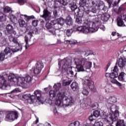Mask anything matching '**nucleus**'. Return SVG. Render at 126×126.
Segmentation results:
<instances>
[{
  "mask_svg": "<svg viewBox=\"0 0 126 126\" xmlns=\"http://www.w3.org/2000/svg\"><path fill=\"white\" fill-rule=\"evenodd\" d=\"M91 20L92 22L89 20H85L83 23L84 26L78 27L77 31L85 34L94 33V32L98 31V27L101 25V22L99 21V18L92 17Z\"/></svg>",
  "mask_w": 126,
  "mask_h": 126,
  "instance_id": "f257e3e1",
  "label": "nucleus"
},
{
  "mask_svg": "<svg viewBox=\"0 0 126 126\" xmlns=\"http://www.w3.org/2000/svg\"><path fill=\"white\" fill-rule=\"evenodd\" d=\"M69 93L65 92L64 90H62L57 94V99L55 102L56 106L62 108H66L68 106H71L74 103V99L72 96L69 95Z\"/></svg>",
  "mask_w": 126,
  "mask_h": 126,
  "instance_id": "f03ea898",
  "label": "nucleus"
},
{
  "mask_svg": "<svg viewBox=\"0 0 126 126\" xmlns=\"http://www.w3.org/2000/svg\"><path fill=\"white\" fill-rule=\"evenodd\" d=\"M58 65L59 69L63 73H66L67 75L70 77L75 76L77 73L76 72L74 73L71 65V60L68 59H64L59 62Z\"/></svg>",
  "mask_w": 126,
  "mask_h": 126,
  "instance_id": "7ed1b4c3",
  "label": "nucleus"
},
{
  "mask_svg": "<svg viewBox=\"0 0 126 126\" xmlns=\"http://www.w3.org/2000/svg\"><path fill=\"white\" fill-rule=\"evenodd\" d=\"M9 40L11 42H13V43H14L15 45H16V46H18V47L16 48H11V49H10L9 47H6L3 52H1L0 53V60L1 61V62L4 61L5 56H7L8 54H10L11 51L13 53H16V52H18V51L22 50L21 44L18 42L17 38L14 37L12 35H10L9 36Z\"/></svg>",
  "mask_w": 126,
  "mask_h": 126,
  "instance_id": "20e7f679",
  "label": "nucleus"
},
{
  "mask_svg": "<svg viewBox=\"0 0 126 126\" xmlns=\"http://www.w3.org/2000/svg\"><path fill=\"white\" fill-rule=\"evenodd\" d=\"M74 63L76 65L78 71H86L92 67V62L84 58H75Z\"/></svg>",
  "mask_w": 126,
  "mask_h": 126,
  "instance_id": "39448f33",
  "label": "nucleus"
},
{
  "mask_svg": "<svg viewBox=\"0 0 126 126\" xmlns=\"http://www.w3.org/2000/svg\"><path fill=\"white\" fill-rule=\"evenodd\" d=\"M83 88L82 93L85 96H87L89 94V92L86 90V87L88 86L90 90H93L94 89V82L91 79V77H86L85 79L83 82Z\"/></svg>",
  "mask_w": 126,
  "mask_h": 126,
  "instance_id": "423d86ee",
  "label": "nucleus"
},
{
  "mask_svg": "<svg viewBox=\"0 0 126 126\" xmlns=\"http://www.w3.org/2000/svg\"><path fill=\"white\" fill-rule=\"evenodd\" d=\"M120 114L119 113H116L115 114H110L107 116V113L106 112H102V117L103 120L104 124L107 125V124H110L111 122H116L118 120V117Z\"/></svg>",
  "mask_w": 126,
  "mask_h": 126,
  "instance_id": "0eeeda50",
  "label": "nucleus"
},
{
  "mask_svg": "<svg viewBox=\"0 0 126 126\" xmlns=\"http://www.w3.org/2000/svg\"><path fill=\"white\" fill-rule=\"evenodd\" d=\"M8 78L11 82H17L18 86L25 87V85H26L24 77H19L17 78L14 74H10Z\"/></svg>",
  "mask_w": 126,
  "mask_h": 126,
  "instance_id": "6e6552de",
  "label": "nucleus"
},
{
  "mask_svg": "<svg viewBox=\"0 0 126 126\" xmlns=\"http://www.w3.org/2000/svg\"><path fill=\"white\" fill-rule=\"evenodd\" d=\"M18 119V112L17 111H10L6 114L5 121L6 122H13Z\"/></svg>",
  "mask_w": 126,
  "mask_h": 126,
  "instance_id": "1a4fd4ad",
  "label": "nucleus"
},
{
  "mask_svg": "<svg viewBox=\"0 0 126 126\" xmlns=\"http://www.w3.org/2000/svg\"><path fill=\"white\" fill-rule=\"evenodd\" d=\"M0 88L3 90L10 89V86L6 84V80L3 76L0 75Z\"/></svg>",
  "mask_w": 126,
  "mask_h": 126,
  "instance_id": "9d476101",
  "label": "nucleus"
},
{
  "mask_svg": "<svg viewBox=\"0 0 126 126\" xmlns=\"http://www.w3.org/2000/svg\"><path fill=\"white\" fill-rule=\"evenodd\" d=\"M46 28L48 29V32L50 33L53 36H61V34H58V33L56 32V29L53 28V25L52 24V21L51 23H47L45 25Z\"/></svg>",
  "mask_w": 126,
  "mask_h": 126,
  "instance_id": "9b49d317",
  "label": "nucleus"
},
{
  "mask_svg": "<svg viewBox=\"0 0 126 126\" xmlns=\"http://www.w3.org/2000/svg\"><path fill=\"white\" fill-rule=\"evenodd\" d=\"M104 11H99L97 14V16H100V19L103 22H107L109 19L110 18V15L109 13H104Z\"/></svg>",
  "mask_w": 126,
  "mask_h": 126,
  "instance_id": "f8f14e48",
  "label": "nucleus"
},
{
  "mask_svg": "<svg viewBox=\"0 0 126 126\" xmlns=\"http://www.w3.org/2000/svg\"><path fill=\"white\" fill-rule=\"evenodd\" d=\"M43 67H44L43 63L39 62H37V63L35 64V67L33 68V72L34 74H40Z\"/></svg>",
  "mask_w": 126,
  "mask_h": 126,
  "instance_id": "ddd939ff",
  "label": "nucleus"
},
{
  "mask_svg": "<svg viewBox=\"0 0 126 126\" xmlns=\"http://www.w3.org/2000/svg\"><path fill=\"white\" fill-rule=\"evenodd\" d=\"M29 104H35L36 106L42 103V99H37L35 95L30 94V98L28 100Z\"/></svg>",
  "mask_w": 126,
  "mask_h": 126,
  "instance_id": "4468645a",
  "label": "nucleus"
},
{
  "mask_svg": "<svg viewBox=\"0 0 126 126\" xmlns=\"http://www.w3.org/2000/svg\"><path fill=\"white\" fill-rule=\"evenodd\" d=\"M85 12L86 14H88V15L91 16L90 19H88L87 20H90L91 22H92V20H91V17H95V18H97L95 16H94V14L97 13V9H96V8L93 7L91 10H87Z\"/></svg>",
  "mask_w": 126,
  "mask_h": 126,
  "instance_id": "2eb2a0df",
  "label": "nucleus"
},
{
  "mask_svg": "<svg viewBox=\"0 0 126 126\" xmlns=\"http://www.w3.org/2000/svg\"><path fill=\"white\" fill-rule=\"evenodd\" d=\"M126 58L125 57H121L117 60L116 65L117 64L120 68H123L126 66Z\"/></svg>",
  "mask_w": 126,
  "mask_h": 126,
  "instance_id": "dca6fc26",
  "label": "nucleus"
},
{
  "mask_svg": "<svg viewBox=\"0 0 126 126\" xmlns=\"http://www.w3.org/2000/svg\"><path fill=\"white\" fill-rule=\"evenodd\" d=\"M40 17H42V18H44L45 21H50V20H51V18H52V16H51V13L46 9H44L43 14L40 15Z\"/></svg>",
  "mask_w": 126,
  "mask_h": 126,
  "instance_id": "f3484780",
  "label": "nucleus"
},
{
  "mask_svg": "<svg viewBox=\"0 0 126 126\" xmlns=\"http://www.w3.org/2000/svg\"><path fill=\"white\" fill-rule=\"evenodd\" d=\"M33 36V34L32 32H30L28 33L27 35L25 36V41L26 42V49L27 50L28 48H29V44H28V42H30L31 40V38H32V36Z\"/></svg>",
  "mask_w": 126,
  "mask_h": 126,
  "instance_id": "a211bd4d",
  "label": "nucleus"
},
{
  "mask_svg": "<svg viewBox=\"0 0 126 126\" xmlns=\"http://www.w3.org/2000/svg\"><path fill=\"white\" fill-rule=\"evenodd\" d=\"M6 31L8 34H13L16 35V32L14 31V28L10 24H8L6 27Z\"/></svg>",
  "mask_w": 126,
  "mask_h": 126,
  "instance_id": "6ab92c4d",
  "label": "nucleus"
},
{
  "mask_svg": "<svg viewBox=\"0 0 126 126\" xmlns=\"http://www.w3.org/2000/svg\"><path fill=\"white\" fill-rule=\"evenodd\" d=\"M51 23L53 25L54 29H55V32H57V34H59L58 32H60V31H57V30L61 29L62 27V26L60 25V24L56 20L51 21Z\"/></svg>",
  "mask_w": 126,
  "mask_h": 126,
  "instance_id": "aec40b11",
  "label": "nucleus"
},
{
  "mask_svg": "<svg viewBox=\"0 0 126 126\" xmlns=\"http://www.w3.org/2000/svg\"><path fill=\"white\" fill-rule=\"evenodd\" d=\"M91 105V101L88 100H84L80 104V107L83 109H87L90 107Z\"/></svg>",
  "mask_w": 126,
  "mask_h": 126,
  "instance_id": "412c9836",
  "label": "nucleus"
},
{
  "mask_svg": "<svg viewBox=\"0 0 126 126\" xmlns=\"http://www.w3.org/2000/svg\"><path fill=\"white\" fill-rule=\"evenodd\" d=\"M106 106L108 109H109V114L110 115H113V114L115 115L116 113H119L117 111V106H116V105L112 104L111 105H109V106Z\"/></svg>",
  "mask_w": 126,
  "mask_h": 126,
  "instance_id": "4be33fe9",
  "label": "nucleus"
},
{
  "mask_svg": "<svg viewBox=\"0 0 126 126\" xmlns=\"http://www.w3.org/2000/svg\"><path fill=\"white\" fill-rule=\"evenodd\" d=\"M85 7H87L88 8H89V7L87 5V4H86L85 6L81 5L79 6L78 9L77 11V14L76 15H83V14L84 13V11H85Z\"/></svg>",
  "mask_w": 126,
  "mask_h": 126,
  "instance_id": "5701e85b",
  "label": "nucleus"
},
{
  "mask_svg": "<svg viewBox=\"0 0 126 126\" xmlns=\"http://www.w3.org/2000/svg\"><path fill=\"white\" fill-rule=\"evenodd\" d=\"M116 102L117 98L116 97L114 96L110 97L106 100V106H111V105H114V103Z\"/></svg>",
  "mask_w": 126,
  "mask_h": 126,
  "instance_id": "b1692460",
  "label": "nucleus"
},
{
  "mask_svg": "<svg viewBox=\"0 0 126 126\" xmlns=\"http://www.w3.org/2000/svg\"><path fill=\"white\" fill-rule=\"evenodd\" d=\"M98 8L99 11H103V12H105L106 10H107V7L105 5L103 1H100L98 4Z\"/></svg>",
  "mask_w": 126,
  "mask_h": 126,
  "instance_id": "393cba45",
  "label": "nucleus"
},
{
  "mask_svg": "<svg viewBox=\"0 0 126 126\" xmlns=\"http://www.w3.org/2000/svg\"><path fill=\"white\" fill-rule=\"evenodd\" d=\"M69 7L71 8L72 11H74L75 14H77V5H76V3L74 2H71L69 4Z\"/></svg>",
  "mask_w": 126,
  "mask_h": 126,
  "instance_id": "a878e982",
  "label": "nucleus"
},
{
  "mask_svg": "<svg viewBox=\"0 0 126 126\" xmlns=\"http://www.w3.org/2000/svg\"><path fill=\"white\" fill-rule=\"evenodd\" d=\"M81 54L82 56H84V57H88V56L94 55V54H93V52L89 50H85L84 51L81 52Z\"/></svg>",
  "mask_w": 126,
  "mask_h": 126,
  "instance_id": "bb28decb",
  "label": "nucleus"
},
{
  "mask_svg": "<svg viewBox=\"0 0 126 126\" xmlns=\"http://www.w3.org/2000/svg\"><path fill=\"white\" fill-rule=\"evenodd\" d=\"M65 24L68 26H71L72 24H73V20L70 16H68L66 17V20H65Z\"/></svg>",
  "mask_w": 126,
  "mask_h": 126,
  "instance_id": "cd10ccee",
  "label": "nucleus"
},
{
  "mask_svg": "<svg viewBox=\"0 0 126 126\" xmlns=\"http://www.w3.org/2000/svg\"><path fill=\"white\" fill-rule=\"evenodd\" d=\"M34 94L36 95V97L38 100H42V92L39 90H37L34 91Z\"/></svg>",
  "mask_w": 126,
  "mask_h": 126,
  "instance_id": "c85d7f7f",
  "label": "nucleus"
},
{
  "mask_svg": "<svg viewBox=\"0 0 126 126\" xmlns=\"http://www.w3.org/2000/svg\"><path fill=\"white\" fill-rule=\"evenodd\" d=\"M118 79L120 81H125L126 79V74L124 72L120 73L118 76Z\"/></svg>",
  "mask_w": 126,
  "mask_h": 126,
  "instance_id": "c756f323",
  "label": "nucleus"
},
{
  "mask_svg": "<svg viewBox=\"0 0 126 126\" xmlns=\"http://www.w3.org/2000/svg\"><path fill=\"white\" fill-rule=\"evenodd\" d=\"M124 19H122V18L118 17L117 18V25L119 27H122V26L126 27V25L124 23Z\"/></svg>",
  "mask_w": 126,
  "mask_h": 126,
  "instance_id": "7c9ffc66",
  "label": "nucleus"
},
{
  "mask_svg": "<svg viewBox=\"0 0 126 126\" xmlns=\"http://www.w3.org/2000/svg\"><path fill=\"white\" fill-rule=\"evenodd\" d=\"M112 36H117V37H118V38L114 40V41L118 40V44H120V43H121V42H122L121 40H122V39H123V38L122 37H121V35H119V33H118L116 32H112Z\"/></svg>",
  "mask_w": 126,
  "mask_h": 126,
  "instance_id": "2f4dec72",
  "label": "nucleus"
},
{
  "mask_svg": "<svg viewBox=\"0 0 126 126\" xmlns=\"http://www.w3.org/2000/svg\"><path fill=\"white\" fill-rule=\"evenodd\" d=\"M71 88L73 91H76L78 89V84L76 82H73L71 85Z\"/></svg>",
  "mask_w": 126,
  "mask_h": 126,
  "instance_id": "473e14b6",
  "label": "nucleus"
},
{
  "mask_svg": "<svg viewBox=\"0 0 126 126\" xmlns=\"http://www.w3.org/2000/svg\"><path fill=\"white\" fill-rule=\"evenodd\" d=\"M53 88L54 90L56 92H58L62 88V84L61 83H57L55 84L54 86H53Z\"/></svg>",
  "mask_w": 126,
  "mask_h": 126,
  "instance_id": "72a5a7b5",
  "label": "nucleus"
},
{
  "mask_svg": "<svg viewBox=\"0 0 126 126\" xmlns=\"http://www.w3.org/2000/svg\"><path fill=\"white\" fill-rule=\"evenodd\" d=\"M81 16H83V15H77V18L76 19V22L78 24H81L82 23V19Z\"/></svg>",
  "mask_w": 126,
  "mask_h": 126,
  "instance_id": "f704fd0d",
  "label": "nucleus"
},
{
  "mask_svg": "<svg viewBox=\"0 0 126 126\" xmlns=\"http://www.w3.org/2000/svg\"><path fill=\"white\" fill-rule=\"evenodd\" d=\"M55 20L61 26V27H63V25L64 24V22L65 21L64 19L62 18L57 19Z\"/></svg>",
  "mask_w": 126,
  "mask_h": 126,
  "instance_id": "c9c22d12",
  "label": "nucleus"
},
{
  "mask_svg": "<svg viewBox=\"0 0 126 126\" xmlns=\"http://www.w3.org/2000/svg\"><path fill=\"white\" fill-rule=\"evenodd\" d=\"M111 82L112 83H114V84H116V85H117V86H119V87H122L123 86V85H122L121 83L119 82V81H117L116 79H112L111 80Z\"/></svg>",
  "mask_w": 126,
  "mask_h": 126,
  "instance_id": "e433bc0d",
  "label": "nucleus"
},
{
  "mask_svg": "<svg viewBox=\"0 0 126 126\" xmlns=\"http://www.w3.org/2000/svg\"><path fill=\"white\" fill-rule=\"evenodd\" d=\"M59 2L63 5H66L67 4V0H54V2Z\"/></svg>",
  "mask_w": 126,
  "mask_h": 126,
  "instance_id": "4c0bfd02",
  "label": "nucleus"
},
{
  "mask_svg": "<svg viewBox=\"0 0 126 126\" xmlns=\"http://www.w3.org/2000/svg\"><path fill=\"white\" fill-rule=\"evenodd\" d=\"M57 94V93L55 92V91L51 90L49 92V96L50 99H54L55 97H56V95Z\"/></svg>",
  "mask_w": 126,
  "mask_h": 126,
  "instance_id": "58836bf2",
  "label": "nucleus"
},
{
  "mask_svg": "<svg viewBox=\"0 0 126 126\" xmlns=\"http://www.w3.org/2000/svg\"><path fill=\"white\" fill-rule=\"evenodd\" d=\"M11 11V8L8 6H6L3 8V12L4 13H9Z\"/></svg>",
  "mask_w": 126,
  "mask_h": 126,
  "instance_id": "ea45409f",
  "label": "nucleus"
},
{
  "mask_svg": "<svg viewBox=\"0 0 126 126\" xmlns=\"http://www.w3.org/2000/svg\"><path fill=\"white\" fill-rule=\"evenodd\" d=\"M116 126H126L125 121L123 120H119L117 122Z\"/></svg>",
  "mask_w": 126,
  "mask_h": 126,
  "instance_id": "a19ab883",
  "label": "nucleus"
},
{
  "mask_svg": "<svg viewBox=\"0 0 126 126\" xmlns=\"http://www.w3.org/2000/svg\"><path fill=\"white\" fill-rule=\"evenodd\" d=\"M19 23L20 27H24L25 26V21L22 19H19Z\"/></svg>",
  "mask_w": 126,
  "mask_h": 126,
  "instance_id": "79ce46f5",
  "label": "nucleus"
},
{
  "mask_svg": "<svg viewBox=\"0 0 126 126\" xmlns=\"http://www.w3.org/2000/svg\"><path fill=\"white\" fill-rule=\"evenodd\" d=\"M24 78L25 82H31L32 77L29 75H27Z\"/></svg>",
  "mask_w": 126,
  "mask_h": 126,
  "instance_id": "37998d69",
  "label": "nucleus"
},
{
  "mask_svg": "<svg viewBox=\"0 0 126 126\" xmlns=\"http://www.w3.org/2000/svg\"><path fill=\"white\" fill-rule=\"evenodd\" d=\"M118 77V72H112V73L110 74V78L111 79H114L117 78Z\"/></svg>",
  "mask_w": 126,
  "mask_h": 126,
  "instance_id": "c03bdc74",
  "label": "nucleus"
},
{
  "mask_svg": "<svg viewBox=\"0 0 126 126\" xmlns=\"http://www.w3.org/2000/svg\"><path fill=\"white\" fill-rule=\"evenodd\" d=\"M65 42H66L67 44H76V43H77V41L74 39L65 40Z\"/></svg>",
  "mask_w": 126,
  "mask_h": 126,
  "instance_id": "a18cd8bd",
  "label": "nucleus"
},
{
  "mask_svg": "<svg viewBox=\"0 0 126 126\" xmlns=\"http://www.w3.org/2000/svg\"><path fill=\"white\" fill-rule=\"evenodd\" d=\"M71 82H72V80L70 79L68 81H64L63 82V86H68Z\"/></svg>",
  "mask_w": 126,
  "mask_h": 126,
  "instance_id": "49530a36",
  "label": "nucleus"
},
{
  "mask_svg": "<svg viewBox=\"0 0 126 126\" xmlns=\"http://www.w3.org/2000/svg\"><path fill=\"white\" fill-rule=\"evenodd\" d=\"M30 94H24L22 95V98H23V100H29V98H30Z\"/></svg>",
  "mask_w": 126,
  "mask_h": 126,
  "instance_id": "de8ad7c7",
  "label": "nucleus"
},
{
  "mask_svg": "<svg viewBox=\"0 0 126 126\" xmlns=\"http://www.w3.org/2000/svg\"><path fill=\"white\" fill-rule=\"evenodd\" d=\"M32 26L36 27V26H38V24H39V21L37 20H34L32 21Z\"/></svg>",
  "mask_w": 126,
  "mask_h": 126,
  "instance_id": "09e8293b",
  "label": "nucleus"
},
{
  "mask_svg": "<svg viewBox=\"0 0 126 126\" xmlns=\"http://www.w3.org/2000/svg\"><path fill=\"white\" fill-rule=\"evenodd\" d=\"M80 123L78 121L74 122V123H71L68 126H79Z\"/></svg>",
  "mask_w": 126,
  "mask_h": 126,
  "instance_id": "8fccbe9b",
  "label": "nucleus"
},
{
  "mask_svg": "<svg viewBox=\"0 0 126 126\" xmlns=\"http://www.w3.org/2000/svg\"><path fill=\"white\" fill-rule=\"evenodd\" d=\"M94 115L95 118H98L100 116V111L95 110L94 111Z\"/></svg>",
  "mask_w": 126,
  "mask_h": 126,
  "instance_id": "3c124183",
  "label": "nucleus"
},
{
  "mask_svg": "<svg viewBox=\"0 0 126 126\" xmlns=\"http://www.w3.org/2000/svg\"><path fill=\"white\" fill-rule=\"evenodd\" d=\"M17 92H21L20 89L19 88H16L14 89L13 91H11V94H14V93H17Z\"/></svg>",
  "mask_w": 126,
  "mask_h": 126,
  "instance_id": "603ef678",
  "label": "nucleus"
},
{
  "mask_svg": "<svg viewBox=\"0 0 126 126\" xmlns=\"http://www.w3.org/2000/svg\"><path fill=\"white\" fill-rule=\"evenodd\" d=\"M24 16H25V17H26V18L28 20H30L31 19H35V16H34V15L27 16L26 15H25Z\"/></svg>",
  "mask_w": 126,
  "mask_h": 126,
  "instance_id": "864d4df0",
  "label": "nucleus"
},
{
  "mask_svg": "<svg viewBox=\"0 0 126 126\" xmlns=\"http://www.w3.org/2000/svg\"><path fill=\"white\" fill-rule=\"evenodd\" d=\"M18 3H19L20 5H23L24 3H26V0H18Z\"/></svg>",
  "mask_w": 126,
  "mask_h": 126,
  "instance_id": "5fc2aeb1",
  "label": "nucleus"
},
{
  "mask_svg": "<svg viewBox=\"0 0 126 126\" xmlns=\"http://www.w3.org/2000/svg\"><path fill=\"white\" fill-rule=\"evenodd\" d=\"M8 18L11 20V21H12L13 19H15V16H14L12 14H9V15L8 16Z\"/></svg>",
  "mask_w": 126,
  "mask_h": 126,
  "instance_id": "6e6d98bb",
  "label": "nucleus"
},
{
  "mask_svg": "<svg viewBox=\"0 0 126 126\" xmlns=\"http://www.w3.org/2000/svg\"><path fill=\"white\" fill-rule=\"evenodd\" d=\"M112 3H113L114 5H116V4H118L121 1V0H111Z\"/></svg>",
  "mask_w": 126,
  "mask_h": 126,
  "instance_id": "4d7b16f0",
  "label": "nucleus"
},
{
  "mask_svg": "<svg viewBox=\"0 0 126 126\" xmlns=\"http://www.w3.org/2000/svg\"><path fill=\"white\" fill-rule=\"evenodd\" d=\"M95 119H96V117L95 116H94V115H91L89 118V120L91 122H93V121H94V120H95Z\"/></svg>",
  "mask_w": 126,
  "mask_h": 126,
  "instance_id": "13d9d810",
  "label": "nucleus"
},
{
  "mask_svg": "<svg viewBox=\"0 0 126 126\" xmlns=\"http://www.w3.org/2000/svg\"><path fill=\"white\" fill-rule=\"evenodd\" d=\"M93 126H103V123L101 122H96L94 124Z\"/></svg>",
  "mask_w": 126,
  "mask_h": 126,
  "instance_id": "bf43d9fd",
  "label": "nucleus"
},
{
  "mask_svg": "<svg viewBox=\"0 0 126 126\" xmlns=\"http://www.w3.org/2000/svg\"><path fill=\"white\" fill-rule=\"evenodd\" d=\"M100 27V29L101 30H102V31H105L106 30V28H105V26L104 25H101V22H100V25L97 28V30H98V28H99V27Z\"/></svg>",
  "mask_w": 126,
  "mask_h": 126,
  "instance_id": "052dcab7",
  "label": "nucleus"
},
{
  "mask_svg": "<svg viewBox=\"0 0 126 126\" xmlns=\"http://www.w3.org/2000/svg\"><path fill=\"white\" fill-rule=\"evenodd\" d=\"M71 31L70 30H67L66 31V34L68 37H70L71 36Z\"/></svg>",
  "mask_w": 126,
  "mask_h": 126,
  "instance_id": "680f3d73",
  "label": "nucleus"
},
{
  "mask_svg": "<svg viewBox=\"0 0 126 126\" xmlns=\"http://www.w3.org/2000/svg\"><path fill=\"white\" fill-rule=\"evenodd\" d=\"M113 72H118L119 71V68H118V66L116 65L114 66L113 69L112 70Z\"/></svg>",
  "mask_w": 126,
  "mask_h": 126,
  "instance_id": "e2e57ef3",
  "label": "nucleus"
},
{
  "mask_svg": "<svg viewBox=\"0 0 126 126\" xmlns=\"http://www.w3.org/2000/svg\"><path fill=\"white\" fill-rule=\"evenodd\" d=\"M86 2V0H80L79 4L81 5H82L83 4H84Z\"/></svg>",
  "mask_w": 126,
  "mask_h": 126,
  "instance_id": "0e129e2a",
  "label": "nucleus"
},
{
  "mask_svg": "<svg viewBox=\"0 0 126 126\" xmlns=\"http://www.w3.org/2000/svg\"><path fill=\"white\" fill-rule=\"evenodd\" d=\"M33 34H38L39 33V31L37 28H34L33 31Z\"/></svg>",
  "mask_w": 126,
  "mask_h": 126,
  "instance_id": "69168bd1",
  "label": "nucleus"
},
{
  "mask_svg": "<svg viewBox=\"0 0 126 126\" xmlns=\"http://www.w3.org/2000/svg\"><path fill=\"white\" fill-rule=\"evenodd\" d=\"M53 14L55 17H58V11H57V10H55L53 11Z\"/></svg>",
  "mask_w": 126,
  "mask_h": 126,
  "instance_id": "338daca9",
  "label": "nucleus"
},
{
  "mask_svg": "<svg viewBox=\"0 0 126 126\" xmlns=\"http://www.w3.org/2000/svg\"><path fill=\"white\" fill-rule=\"evenodd\" d=\"M3 13L0 12V20H3Z\"/></svg>",
  "mask_w": 126,
  "mask_h": 126,
  "instance_id": "774afa93",
  "label": "nucleus"
}]
</instances>
